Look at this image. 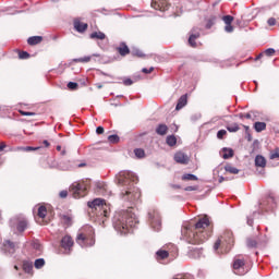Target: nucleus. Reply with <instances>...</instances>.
<instances>
[{
    "instance_id": "obj_43",
    "label": "nucleus",
    "mask_w": 279,
    "mask_h": 279,
    "mask_svg": "<svg viewBox=\"0 0 279 279\" xmlns=\"http://www.w3.org/2000/svg\"><path fill=\"white\" fill-rule=\"evenodd\" d=\"M108 141L109 143H119V135H109Z\"/></svg>"
},
{
    "instance_id": "obj_12",
    "label": "nucleus",
    "mask_w": 279,
    "mask_h": 279,
    "mask_svg": "<svg viewBox=\"0 0 279 279\" xmlns=\"http://www.w3.org/2000/svg\"><path fill=\"white\" fill-rule=\"evenodd\" d=\"M61 247L65 250V253L69 254L73 247V238L71 235H65L61 240Z\"/></svg>"
},
{
    "instance_id": "obj_49",
    "label": "nucleus",
    "mask_w": 279,
    "mask_h": 279,
    "mask_svg": "<svg viewBox=\"0 0 279 279\" xmlns=\"http://www.w3.org/2000/svg\"><path fill=\"white\" fill-rule=\"evenodd\" d=\"M22 117H35V112H29V111H20Z\"/></svg>"
},
{
    "instance_id": "obj_25",
    "label": "nucleus",
    "mask_w": 279,
    "mask_h": 279,
    "mask_svg": "<svg viewBox=\"0 0 279 279\" xmlns=\"http://www.w3.org/2000/svg\"><path fill=\"white\" fill-rule=\"evenodd\" d=\"M89 38H92L93 40H105L106 39V34L101 33V32H94L89 35Z\"/></svg>"
},
{
    "instance_id": "obj_32",
    "label": "nucleus",
    "mask_w": 279,
    "mask_h": 279,
    "mask_svg": "<svg viewBox=\"0 0 279 279\" xmlns=\"http://www.w3.org/2000/svg\"><path fill=\"white\" fill-rule=\"evenodd\" d=\"M61 221L64 226H71L73 223V218L69 215L61 216Z\"/></svg>"
},
{
    "instance_id": "obj_3",
    "label": "nucleus",
    "mask_w": 279,
    "mask_h": 279,
    "mask_svg": "<svg viewBox=\"0 0 279 279\" xmlns=\"http://www.w3.org/2000/svg\"><path fill=\"white\" fill-rule=\"evenodd\" d=\"M112 225L119 234H128L132 232L133 228L138 226V218H136V214L132 211L131 207L126 210L116 211L112 218Z\"/></svg>"
},
{
    "instance_id": "obj_36",
    "label": "nucleus",
    "mask_w": 279,
    "mask_h": 279,
    "mask_svg": "<svg viewBox=\"0 0 279 279\" xmlns=\"http://www.w3.org/2000/svg\"><path fill=\"white\" fill-rule=\"evenodd\" d=\"M182 180H187V181H191V182H195V181H197V175L186 173V174L182 175Z\"/></svg>"
},
{
    "instance_id": "obj_9",
    "label": "nucleus",
    "mask_w": 279,
    "mask_h": 279,
    "mask_svg": "<svg viewBox=\"0 0 279 279\" xmlns=\"http://www.w3.org/2000/svg\"><path fill=\"white\" fill-rule=\"evenodd\" d=\"M220 240L225 243L226 250H230L234 245V234L230 230H226Z\"/></svg>"
},
{
    "instance_id": "obj_60",
    "label": "nucleus",
    "mask_w": 279,
    "mask_h": 279,
    "mask_svg": "<svg viewBox=\"0 0 279 279\" xmlns=\"http://www.w3.org/2000/svg\"><path fill=\"white\" fill-rule=\"evenodd\" d=\"M7 145L5 142H1L0 143V151H3V149H5Z\"/></svg>"
},
{
    "instance_id": "obj_21",
    "label": "nucleus",
    "mask_w": 279,
    "mask_h": 279,
    "mask_svg": "<svg viewBox=\"0 0 279 279\" xmlns=\"http://www.w3.org/2000/svg\"><path fill=\"white\" fill-rule=\"evenodd\" d=\"M22 267L25 274H32L34 271V264L29 260H24Z\"/></svg>"
},
{
    "instance_id": "obj_50",
    "label": "nucleus",
    "mask_w": 279,
    "mask_h": 279,
    "mask_svg": "<svg viewBox=\"0 0 279 279\" xmlns=\"http://www.w3.org/2000/svg\"><path fill=\"white\" fill-rule=\"evenodd\" d=\"M75 62H90V57H83L80 59H75Z\"/></svg>"
},
{
    "instance_id": "obj_35",
    "label": "nucleus",
    "mask_w": 279,
    "mask_h": 279,
    "mask_svg": "<svg viewBox=\"0 0 279 279\" xmlns=\"http://www.w3.org/2000/svg\"><path fill=\"white\" fill-rule=\"evenodd\" d=\"M131 53L132 56H136L137 58H145V53H143V50L138 48H132Z\"/></svg>"
},
{
    "instance_id": "obj_33",
    "label": "nucleus",
    "mask_w": 279,
    "mask_h": 279,
    "mask_svg": "<svg viewBox=\"0 0 279 279\" xmlns=\"http://www.w3.org/2000/svg\"><path fill=\"white\" fill-rule=\"evenodd\" d=\"M166 143L169 147H173L178 143V138H175V135H170L167 137Z\"/></svg>"
},
{
    "instance_id": "obj_14",
    "label": "nucleus",
    "mask_w": 279,
    "mask_h": 279,
    "mask_svg": "<svg viewBox=\"0 0 279 279\" xmlns=\"http://www.w3.org/2000/svg\"><path fill=\"white\" fill-rule=\"evenodd\" d=\"M74 29L78 32V34H84L86 29H88V24L83 23L80 19L74 20Z\"/></svg>"
},
{
    "instance_id": "obj_61",
    "label": "nucleus",
    "mask_w": 279,
    "mask_h": 279,
    "mask_svg": "<svg viewBox=\"0 0 279 279\" xmlns=\"http://www.w3.org/2000/svg\"><path fill=\"white\" fill-rule=\"evenodd\" d=\"M185 191H197L196 186H187L185 187Z\"/></svg>"
},
{
    "instance_id": "obj_31",
    "label": "nucleus",
    "mask_w": 279,
    "mask_h": 279,
    "mask_svg": "<svg viewBox=\"0 0 279 279\" xmlns=\"http://www.w3.org/2000/svg\"><path fill=\"white\" fill-rule=\"evenodd\" d=\"M26 229H27V220H25V219L20 220L17 223V231L25 232Z\"/></svg>"
},
{
    "instance_id": "obj_54",
    "label": "nucleus",
    "mask_w": 279,
    "mask_h": 279,
    "mask_svg": "<svg viewBox=\"0 0 279 279\" xmlns=\"http://www.w3.org/2000/svg\"><path fill=\"white\" fill-rule=\"evenodd\" d=\"M197 278H199V279L206 278V271H204V270H198V272H197Z\"/></svg>"
},
{
    "instance_id": "obj_48",
    "label": "nucleus",
    "mask_w": 279,
    "mask_h": 279,
    "mask_svg": "<svg viewBox=\"0 0 279 279\" xmlns=\"http://www.w3.org/2000/svg\"><path fill=\"white\" fill-rule=\"evenodd\" d=\"M275 158H279V149L278 148L270 154V160H275Z\"/></svg>"
},
{
    "instance_id": "obj_10",
    "label": "nucleus",
    "mask_w": 279,
    "mask_h": 279,
    "mask_svg": "<svg viewBox=\"0 0 279 279\" xmlns=\"http://www.w3.org/2000/svg\"><path fill=\"white\" fill-rule=\"evenodd\" d=\"M151 8H154V10H159L160 12H166V10H169V1L168 0H153Z\"/></svg>"
},
{
    "instance_id": "obj_39",
    "label": "nucleus",
    "mask_w": 279,
    "mask_h": 279,
    "mask_svg": "<svg viewBox=\"0 0 279 279\" xmlns=\"http://www.w3.org/2000/svg\"><path fill=\"white\" fill-rule=\"evenodd\" d=\"M193 278V275L191 274H179L173 277V279H191Z\"/></svg>"
},
{
    "instance_id": "obj_19",
    "label": "nucleus",
    "mask_w": 279,
    "mask_h": 279,
    "mask_svg": "<svg viewBox=\"0 0 279 279\" xmlns=\"http://www.w3.org/2000/svg\"><path fill=\"white\" fill-rule=\"evenodd\" d=\"M167 132H169V126H167V124H159L156 128V134H158L159 136H165Z\"/></svg>"
},
{
    "instance_id": "obj_53",
    "label": "nucleus",
    "mask_w": 279,
    "mask_h": 279,
    "mask_svg": "<svg viewBox=\"0 0 279 279\" xmlns=\"http://www.w3.org/2000/svg\"><path fill=\"white\" fill-rule=\"evenodd\" d=\"M215 21H217L216 17H211L209 20V22L207 23V29H210V27H213V25H215Z\"/></svg>"
},
{
    "instance_id": "obj_40",
    "label": "nucleus",
    "mask_w": 279,
    "mask_h": 279,
    "mask_svg": "<svg viewBox=\"0 0 279 279\" xmlns=\"http://www.w3.org/2000/svg\"><path fill=\"white\" fill-rule=\"evenodd\" d=\"M228 132H239V124L233 123L227 126Z\"/></svg>"
},
{
    "instance_id": "obj_58",
    "label": "nucleus",
    "mask_w": 279,
    "mask_h": 279,
    "mask_svg": "<svg viewBox=\"0 0 279 279\" xmlns=\"http://www.w3.org/2000/svg\"><path fill=\"white\" fill-rule=\"evenodd\" d=\"M96 134H104V126H98L96 129Z\"/></svg>"
},
{
    "instance_id": "obj_18",
    "label": "nucleus",
    "mask_w": 279,
    "mask_h": 279,
    "mask_svg": "<svg viewBox=\"0 0 279 279\" xmlns=\"http://www.w3.org/2000/svg\"><path fill=\"white\" fill-rule=\"evenodd\" d=\"M186 104H189V99L186 97V95H183L179 98L175 110H182V108H184V106H186Z\"/></svg>"
},
{
    "instance_id": "obj_47",
    "label": "nucleus",
    "mask_w": 279,
    "mask_h": 279,
    "mask_svg": "<svg viewBox=\"0 0 279 279\" xmlns=\"http://www.w3.org/2000/svg\"><path fill=\"white\" fill-rule=\"evenodd\" d=\"M77 83L75 82H69L68 83V88H70V90H75V88H77Z\"/></svg>"
},
{
    "instance_id": "obj_7",
    "label": "nucleus",
    "mask_w": 279,
    "mask_h": 279,
    "mask_svg": "<svg viewBox=\"0 0 279 279\" xmlns=\"http://www.w3.org/2000/svg\"><path fill=\"white\" fill-rule=\"evenodd\" d=\"M149 225L155 230V232H160V228H162V222L160 220V214L158 210H151L148 213Z\"/></svg>"
},
{
    "instance_id": "obj_26",
    "label": "nucleus",
    "mask_w": 279,
    "mask_h": 279,
    "mask_svg": "<svg viewBox=\"0 0 279 279\" xmlns=\"http://www.w3.org/2000/svg\"><path fill=\"white\" fill-rule=\"evenodd\" d=\"M37 217H39V219H45V217H47V207L45 206H37Z\"/></svg>"
},
{
    "instance_id": "obj_52",
    "label": "nucleus",
    "mask_w": 279,
    "mask_h": 279,
    "mask_svg": "<svg viewBox=\"0 0 279 279\" xmlns=\"http://www.w3.org/2000/svg\"><path fill=\"white\" fill-rule=\"evenodd\" d=\"M69 195V192L66 190H63L59 193V196L61 197V199L66 198Z\"/></svg>"
},
{
    "instance_id": "obj_13",
    "label": "nucleus",
    "mask_w": 279,
    "mask_h": 279,
    "mask_svg": "<svg viewBox=\"0 0 279 279\" xmlns=\"http://www.w3.org/2000/svg\"><path fill=\"white\" fill-rule=\"evenodd\" d=\"M174 160L179 163V165H189V155L184 154L183 151H178L174 155Z\"/></svg>"
},
{
    "instance_id": "obj_4",
    "label": "nucleus",
    "mask_w": 279,
    "mask_h": 279,
    "mask_svg": "<svg viewBox=\"0 0 279 279\" xmlns=\"http://www.w3.org/2000/svg\"><path fill=\"white\" fill-rule=\"evenodd\" d=\"M76 243L81 247H93L95 245V230L93 227H84L76 236Z\"/></svg>"
},
{
    "instance_id": "obj_30",
    "label": "nucleus",
    "mask_w": 279,
    "mask_h": 279,
    "mask_svg": "<svg viewBox=\"0 0 279 279\" xmlns=\"http://www.w3.org/2000/svg\"><path fill=\"white\" fill-rule=\"evenodd\" d=\"M43 146L38 147H32V146H26V147H17L16 151H38V149H41Z\"/></svg>"
},
{
    "instance_id": "obj_5",
    "label": "nucleus",
    "mask_w": 279,
    "mask_h": 279,
    "mask_svg": "<svg viewBox=\"0 0 279 279\" xmlns=\"http://www.w3.org/2000/svg\"><path fill=\"white\" fill-rule=\"evenodd\" d=\"M88 208L92 213L96 214V217H108L110 215L108 205L105 199L96 198L87 203Z\"/></svg>"
},
{
    "instance_id": "obj_20",
    "label": "nucleus",
    "mask_w": 279,
    "mask_h": 279,
    "mask_svg": "<svg viewBox=\"0 0 279 279\" xmlns=\"http://www.w3.org/2000/svg\"><path fill=\"white\" fill-rule=\"evenodd\" d=\"M202 248L195 247L192 251L189 252L190 258H202Z\"/></svg>"
},
{
    "instance_id": "obj_63",
    "label": "nucleus",
    "mask_w": 279,
    "mask_h": 279,
    "mask_svg": "<svg viewBox=\"0 0 279 279\" xmlns=\"http://www.w3.org/2000/svg\"><path fill=\"white\" fill-rule=\"evenodd\" d=\"M43 145H44L45 147H49L51 144L49 143V141L45 140V141L43 142Z\"/></svg>"
},
{
    "instance_id": "obj_64",
    "label": "nucleus",
    "mask_w": 279,
    "mask_h": 279,
    "mask_svg": "<svg viewBox=\"0 0 279 279\" xmlns=\"http://www.w3.org/2000/svg\"><path fill=\"white\" fill-rule=\"evenodd\" d=\"M244 118H245V119H252V114L246 113V114H244Z\"/></svg>"
},
{
    "instance_id": "obj_6",
    "label": "nucleus",
    "mask_w": 279,
    "mask_h": 279,
    "mask_svg": "<svg viewBox=\"0 0 279 279\" xmlns=\"http://www.w3.org/2000/svg\"><path fill=\"white\" fill-rule=\"evenodd\" d=\"M247 271H250V268H247V265H245V259L241 257H234L233 274H235V276H245Z\"/></svg>"
},
{
    "instance_id": "obj_29",
    "label": "nucleus",
    "mask_w": 279,
    "mask_h": 279,
    "mask_svg": "<svg viewBox=\"0 0 279 279\" xmlns=\"http://www.w3.org/2000/svg\"><path fill=\"white\" fill-rule=\"evenodd\" d=\"M156 256H157V260H165V258H168L169 252L165 250H159L157 251Z\"/></svg>"
},
{
    "instance_id": "obj_46",
    "label": "nucleus",
    "mask_w": 279,
    "mask_h": 279,
    "mask_svg": "<svg viewBox=\"0 0 279 279\" xmlns=\"http://www.w3.org/2000/svg\"><path fill=\"white\" fill-rule=\"evenodd\" d=\"M227 134H228V131H226V130H220V131H218V133H217V138L221 140V138H223Z\"/></svg>"
},
{
    "instance_id": "obj_11",
    "label": "nucleus",
    "mask_w": 279,
    "mask_h": 279,
    "mask_svg": "<svg viewBox=\"0 0 279 279\" xmlns=\"http://www.w3.org/2000/svg\"><path fill=\"white\" fill-rule=\"evenodd\" d=\"M2 252H4V254H14V252H16V244H14L13 242H11L10 240L4 241V243L2 244L1 247Z\"/></svg>"
},
{
    "instance_id": "obj_34",
    "label": "nucleus",
    "mask_w": 279,
    "mask_h": 279,
    "mask_svg": "<svg viewBox=\"0 0 279 279\" xmlns=\"http://www.w3.org/2000/svg\"><path fill=\"white\" fill-rule=\"evenodd\" d=\"M36 269H43L45 267V258H37L34 263Z\"/></svg>"
},
{
    "instance_id": "obj_15",
    "label": "nucleus",
    "mask_w": 279,
    "mask_h": 279,
    "mask_svg": "<svg viewBox=\"0 0 279 279\" xmlns=\"http://www.w3.org/2000/svg\"><path fill=\"white\" fill-rule=\"evenodd\" d=\"M197 38H199V31L193 28L189 37V45L191 47H197V44L195 43Z\"/></svg>"
},
{
    "instance_id": "obj_56",
    "label": "nucleus",
    "mask_w": 279,
    "mask_h": 279,
    "mask_svg": "<svg viewBox=\"0 0 279 279\" xmlns=\"http://www.w3.org/2000/svg\"><path fill=\"white\" fill-rule=\"evenodd\" d=\"M123 84H124V86H132V84H134V82L131 78H125L123 81Z\"/></svg>"
},
{
    "instance_id": "obj_1",
    "label": "nucleus",
    "mask_w": 279,
    "mask_h": 279,
    "mask_svg": "<svg viewBox=\"0 0 279 279\" xmlns=\"http://www.w3.org/2000/svg\"><path fill=\"white\" fill-rule=\"evenodd\" d=\"M210 226V220L208 216H205L195 223V226H191V223L185 222L181 229L182 236H184L187 243L192 245H199L206 241H208V231L206 228Z\"/></svg>"
},
{
    "instance_id": "obj_38",
    "label": "nucleus",
    "mask_w": 279,
    "mask_h": 279,
    "mask_svg": "<svg viewBox=\"0 0 279 279\" xmlns=\"http://www.w3.org/2000/svg\"><path fill=\"white\" fill-rule=\"evenodd\" d=\"M134 154L136 158H145V150L143 148H135Z\"/></svg>"
},
{
    "instance_id": "obj_8",
    "label": "nucleus",
    "mask_w": 279,
    "mask_h": 279,
    "mask_svg": "<svg viewBox=\"0 0 279 279\" xmlns=\"http://www.w3.org/2000/svg\"><path fill=\"white\" fill-rule=\"evenodd\" d=\"M70 191H71L74 199H80V197H84L86 195V184L73 183L70 186Z\"/></svg>"
},
{
    "instance_id": "obj_59",
    "label": "nucleus",
    "mask_w": 279,
    "mask_h": 279,
    "mask_svg": "<svg viewBox=\"0 0 279 279\" xmlns=\"http://www.w3.org/2000/svg\"><path fill=\"white\" fill-rule=\"evenodd\" d=\"M217 121H221V117L217 116L211 119V123H217Z\"/></svg>"
},
{
    "instance_id": "obj_41",
    "label": "nucleus",
    "mask_w": 279,
    "mask_h": 279,
    "mask_svg": "<svg viewBox=\"0 0 279 279\" xmlns=\"http://www.w3.org/2000/svg\"><path fill=\"white\" fill-rule=\"evenodd\" d=\"M222 245V247H226V244L223 243V240H221L220 238L218 239V241L214 244V250L215 252H217V250H219V246Z\"/></svg>"
},
{
    "instance_id": "obj_44",
    "label": "nucleus",
    "mask_w": 279,
    "mask_h": 279,
    "mask_svg": "<svg viewBox=\"0 0 279 279\" xmlns=\"http://www.w3.org/2000/svg\"><path fill=\"white\" fill-rule=\"evenodd\" d=\"M19 58L20 60H27V58H29V54L27 51H22L19 53Z\"/></svg>"
},
{
    "instance_id": "obj_51",
    "label": "nucleus",
    "mask_w": 279,
    "mask_h": 279,
    "mask_svg": "<svg viewBox=\"0 0 279 279\" xmlns=\"http://www.w3.org/2000/svg\"><path fill=\"white\" fill-rule=\"evenodd\" d=\"M265 53L269 57L274 56L276 53V50L274 48H268L265 50Z\"/></svg>"
},
{
    "instance_id": "obj_55",
    "label": "nucleus",
    "mask_w": 279,
    "mask_h": 279,
    "mask_svg": "<svg viewBox=\"0 0 279 279\" xmlns=\"http://www.w3.org/2000/svg\"><path fill=\"white\" fill-rule=\"evenodd\" d=\"M151 71H154V66L147 69V68H144L142 69V73H145L146 75H149V73H151Z\"/></svg>"
},
{
    "instance_id": "obj_62",
    "label": "nucleus",
    "mask_w": 279,
    "mask_h": 279,
    "mask_svg": "<svg viewBox=\"0 0 279 279\" xmlns=\"http://www.w3.org/2000/svg\"><path fill=\"white\" fill-rule=\"evenodd\" d=\"M247 226H254V219L247 218Z\"/></svg>"
},
{
    "instance_id": "obj_45",
    "label": "nucleus",
    "mask_w": 279,
    "mask_h": 279,
    "mask_svg": "<svg viewBox=\"0 0 279 279\" xmlns=\"http://www.w3.org/2000/svg\"><path fill=\"white\" fill-rule=\"evenodd\" d=\"M225 32H227V34H232V32H234L232 24H226Z\"/></svg>"
},
{
    "instance_id": "obj_22",
    "label": "nucleus",
    "mask_w": 279,
    "mask_h": 279,
    "mask_svg": "<svg viewBox=\"0 0 279 279\" xmlns=\"http://www.w3.org/2000/svg\"><path fill=\"white\" fill-rule=\"evenodd\" d=\"M118 53H120V56H128V53H130V48L125 43L120 44V47H118Z\"/></svg>"
},
{
    "instance_id": "obj_28",
    "label": "nucleus",
    "mask_w": 279,
    "mask_h": 279,
    "mask_svg": "<svg viewBox=\"0 0 279 279\" xmlns=\"http://www.w3.org/2000/svg\"><path fill=\"white\" fill-rule=\"evenodd\" d=\"M225 171H227V173H232L233 175H236L240 170L234 166L228 163L227 166H225Z\"/></svg>"
},
{
    "instance_id": "obj_37",
    "label": "nucleus",
    "mask_w": 279,
    "mask_h": 279,
    "mask_svg": "<svg viewBox=\"0 0 279 279\" xmlns=\"http://www.w3.org/2000/svg\"><path fill=\"white\" fill-rule=\"evenodd\" d=\"M222 21H223L225 25H232V21H234V16L225 15V16H222Z\"/></svg>"
},
{
    "instance_id": "obj_16",
    "label": "nucleus",
    "mask_w": 279,
    "mask_h": 279,
    "mask_svg": "<svg viewBox=\"0 0 279 279\" xmlns=\"http://www.w3.org/2000/svg\"><path fill=\"white\" fill-rule=\"evenodd\" d=\"M262 208H266V210H274V208H276V198L274 196H269L267 201L262 204Z\"/></svg>"
},
{
    "instance_id": "obj_24",
    "label": "nucleus",
    "mask_w": 279,
    "mask_h": 279,
    "mask_svg": "<svg viewBox=\"0 0 279 279\" xmlns=\"http://www.w3.org/2000/svg\"><path fill=\"white\" fill-rule=\"evenodd\" d=\"M28 45H40L43 43V36H33L27 39Z\"/></svg>"
},
{
    "instance_id": "obj_23",
    "label": "nucleus",
    "mask_w": 279,
    "mask_h": 279,
    "mask_svg": "<svg viewBox=\"0 0 279 279\" xmlns=\"http://www.w3.org/2000/svg\"><path fill=\"white\" fill-rule=\"evenodd\" d=\"M234 156V150L232 148H222V158L228 160Z\"/></svg>"
},
{
    "instance_id": "obj_57",
    "label": "nucleus",
    "mask_w": 279,
    "mask_h": 279,
    "mask_svg": "<svg viewBox=\"0 0 279 279\" xmlns=\"http://www.w3.org/2000/svg\"><path fill=\"white\" fill-rule=\"evenodd\" d=\"M268 25L270 27H274V25H276V19H274V17L268 19Z\"/></svg>"
},
{
    "instance_id": "obj_17",
    "label": "nucleus",
    "mask_w": 279,
    "mask_h": 279,
    "mask_svg": "<svg viewBox=\"0 0 279 279\" xmlns=\"http://www.w3.org/2000/svg\"><path fill=\"white\" fill-rule=\"evenodd\" d=\"M255 167H260V169H265L267 167V159L263 155H257L255 157Z\"/></svg>"
},
{
    "instance_id": "obj_42",
    "label": "nucleus",
    "mask_w": 279,
    "mask_h": 279,
    "mask_svg": "<svg viewBox=\"0 0 279 279\" xmlns=\"http://www.w3.org/2000/svg\"><path fill=\"white\" fill-rule=\"evenodd\" d=\"M246 245H247V247H256L257 242L254 239H247Z\"/></svg>"
},
{
    "instance_id": "obj_2",
    "label": "nucleus",
    "mask_w": 279,
    "mask_h": 279,
    "mask_svg": "<svg viewBox=\"0 0 279 279\" xmlns=\"http://www.w3.org/2000/svg\"><path fill=\"white\" fill-rule=\"evenodd\" d=\"M119 186H123L121 191L122 199L136 204L141 199V190L134 186L138 182V177L132 171H121L117 175Z\"/></svg>"
},
{
    "instance_id": "obj_27",
    "label": "nucleus",
    "mask_w": 279,
    "mask_h": 279,
    "mask_svg": "<svg viewBox=\"0 0 279 279\" xmlns=\"http://www.w3.org/2000/svg\"><path fill=\"white\" fill-rule=\"evenodd\" d=\"M254 129H255V132H264V130H267V123H265V122H255Z\"/></svg>"
}]
</instances>
